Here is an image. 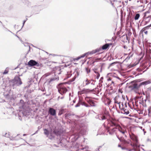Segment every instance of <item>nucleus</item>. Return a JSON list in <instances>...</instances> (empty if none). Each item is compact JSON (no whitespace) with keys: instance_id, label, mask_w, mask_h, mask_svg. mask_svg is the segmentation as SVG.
Segmentation results:
<instances>
[{"instance_id":"f257e3e1","label":"nucleus","mask_w":151,"mask_h":151,"mask_svg":"<svg viewBox=\"0 0 151 151\" xmlns=\"http://www.w3.org/2000/svg\"><path fill=\"white\" fill-rule=\"evenodd\" d=\"M65 83H60L57 86L58 91L61 94L65 93L67 91V89L66 88L63 86V84Z\"/></svg>"},{"instance_id":"f03ea898","label":"nucleus","mask_w":151,"mask_h":151,"mask_svg":"<svg viewBox=\"0 0 151 151\" xmlns=\"http://www.w3.org/2000/svg\"><path fill=\"white\" fill-rule=\"evenodd\" d=\"M55 80L56 79L54 78H52L47 79L44 83V87L45 86V87L48 88L51 87V84H52V82Z\"/></svg>"},{"instance_id":"7ed1b4c3","label":"nucleus","mask_w":151,"mask_h":151,"mask_svg":"<svg viewBox=\"0 0 151 151\" xmlns=\"http://www.w3.org/2000/svg\"><path fill=\"white\" fill-rule=\"evenodd\" d=\"M102 99L105 105L108 106L110 104L111 100L107 95H103Z\"/></svg>"},{"instance_id":"20e7f679","label":"nucleus","mask_w":151,"mask_h":151,"mask_svg":"<svg viewBox=\"0 0 151 151\" xmlns=\"http://www.w3.org/2000/svg\"><path fill=\"white\" fill-rule=\"evenodd\" d=\"M124 96V95H120V96L118 95L116 96L114 99L115 103L117 104L121 103V101L125 99Z\"/></svg>"},{"instance_id":"39448f33","label":"nucleus","mask_w":151,"mask_h":151,"mask_svg":"<svg viewBox=\"0 0 151 151\" xmlns=\"http://www.w3.org/2000/svg\"><path fill=\"white\" fill-rule=\"evenodd\" d=\"M13 86L16 85H20L22 84L20 78L18 76H16L12 81Z\"/></svg>"},{"instance_id":"423d86ee","label":"nucleus","mask_w":151,"mask_h":151,"mask_svg":"<svg viewBox=\"0 0 151 151\" xmlns=\"http://www.w3.org/2000/svg\"><path fill=\"white\" fill-rule=\"evenodd\" d=\"M111 126H115L117 128H118V131L123 134H124L126 132L124 129H122L119 125L115 122H112Z\"/></svg>"},{"instance_id":"0eeeda50","label":"nucleus","mask_w":151,"mask_h":151,"mask_svg":"<svg viewBox=\"0 0 151 151\" xmlns=\"http://www.w3.org/2000/svg\"><path fill=\"white\" fill-rule=\"evenodd\" d=\"M102 52H101V48H97L96 49L93 50L91 51L88 52L87 53L89 55H93L95 53L99 54L101 53Z\"/></svg>"},{"instance_id":"6e6552de","label":"nucleus","mask_w":151,"mask_h":151,"mask_svg":"<svg viewBox=\"0 0 151 151\" xmlns=\"http://www.w3.org/2000/svg\"><path fill=\"white\" fill-rule=\"evenodd\" d=\"M93 89L94 88H92L91 89H84L80 92H79L78 94H79V93L80 94L88 93L92 91Z\"/></svg>"},{"instance_id":"1a4fd4ad","label":"nucleus","mask_w":151,"mask_h":151,"mask_svg":"<svg viewBox=\"0 0 151 151\" xmlns=\"http://www.w3.org/2000/svg\"><path fill=\"white\" fill-rule=\"evenodd\" d=\"M44 134L47 137H49L50 139H52L53 137L52 135L51 132L49 131L47 129H44Z\"/></svg>"},{"instance_id":"9d476101","label":"nucleus","mask_w":151,"mask_h":151,"mask_svg":"<svg viewBox=\"0 0 151 151\" xmlns=\"http://www.w3.org/2000/svg\"><path fill=\"white\" fill-rule=\"evenodd\" d=\"M129 136L131 139L137 144L138 141L137 137L133 134H129Z\"/></svg>"},{"instance_id":"9b49d317","label":"nucleus","mask_w":151,"mask_h":151,"mask_svg":"<svg viewBox=\"0 0 151 151\" xmlns=\"http://www.w3.org/2000/svg\"><path fill=\"white\" fill-rule=\"evenodd\" d=\"M28 64L30 66L36 65L37 66H40L39 64L37 62L33 60H30L28 62Z\"/></svg>"},{"instance_id":"f8f14e48","label":"nucleus","mask_w":151,"mask_h":151,"mask_svg":"<svg viewBox=\"0 0 151 151\" xmlns=\"http://www.w3.org/2000/svg\"><path fill=\"white\" fill-rule=\"evenodd\" d=\"M116 106H119V109L122 110V111L125 108L127 107V104L126 103H124V107L122 106V102L120 103L117 104L116 105Z\"/></svg>"},{"instance_id":"ddd939ff","label":"nucleus","mask_w":151,"mask_h":151,"mask_svg":"<svg viewBox=\"0 0 151 151\" xmlns=\"http://www.w3.org/2000/svg\"><path fill=\"white\" fill-rule=\"evenodd\" d=\"M110 2L112 6L114 5L116 6H117L120 3H121L120 1H117L116 0H111Z\"/></svg>"},{"instance_id":"4468645a","label":"nucleus","mask_w":151,"mask_h":151,"mask_svg":"<svg viewBox=\"0 0 151 151\" xmlns=\"http://www.w3.org/2000/svg\"><path fill=\"white\" fill-rule=\"evenodd\" d=\"M49 113L52 116H55L56 115L55 110L52 108L49 109Z\"/></svg>"},{"instance_id":"2eb2a0df","label":"nucleus","mask_w":151,"mask_h":151,"mask_svg":"<svg viewBox=\"0 0 151 151\" xmlns=\"http://www.w3.org/2000/svg\"><path fill=\"white\" fill-rule=\"evenodd\" d=\"M112 45L111 43H107L102 46L101 49L105 50L109 48V47Z\"/></svg>"},{"instance_id":"dca6fc26","label":"nucleus","mask_w":151,"mask_h":151,"mask_svg":"<svg viewBox=\"0 0 151 151\" xmlns=\"http://www.w3.org/2000/svg\"><path fill=\"white\" fill-rule=\"evenodd\" d=\"M151 83V81L150 80H149L147 81H146L144 82H143L140 84V86H142V85H146L150 84Z\"/></svg>"},{"instance_id":"f3484780","label":"nucleus","mask_w":151,"mask_h":151,"mask_svg":"<svg viewBox=\"0 0 151 151\" xmlns=\"http://www.w3.org/2000/svg\"><path fill=\"white\" fill-rule=\"evenodd\" d=\"M117 130V128L116 127V128H114L112 129L111 130H109V134L111 135H112Z\"/></svg>"},{"instance_id":"a211bd4d","label":"nucleus","mask_w":151,"mask_h":151,"mask_svg":"<svg viewBox=\"0 0 151 151\" xmlns=\"http://www.w3.org/2000/svg\"><path fill=\"white\" fill-rule=\"evenodd\" d=\"M150 26H148L147 27H146L144 28H143L141 30V31L143 33L144 32L145 34L146 35L147 34L148 32L146 30V29H147Z\"/></svg>"},{"instance_id":"6ab92c4d","label":"nucleus","mask_w":151,"mask_h":151,"mask_svg":"<svg viewBox=\"0 0 151 151\" xmlns=\"http://www.w3.org/2000/svg\"><path fill=\"white\" fill-rule=\"evenodd\" d=\"M90 83V81L88 80V79L86 78L83 81V85L84 86H86Z\"/></svg>"},{"instance_id":"aec40b11","label":"nucleus","mask_w":151,"mask_h":151,"mask_svg":"<svg viewBox=\"0 0 151 151\" xmlns=\"http://www.w3.org/2000/svg\"><path fill=\"white\" fill-rule=\"evenodd\" d=\"M122 113L124 114H129V111L125 108L122 111Z\"/></svg>"},{"instance_id":"412c9836","label":"nucleus","mask_w":151,"mask_h":151,"mask_svg":"<svg viewBox=\"0 0 151 151\" xmlns=\"http://www.w3.org/2000/svg\"><path fill=\"white\" fill-rule=\"evenodd\" d=\"M130 145L133 147V149L134 150V151H136L135 150L136 148H137V144H134V143L132 144V143H131L130 144Z\"/></svg>"},{"instance_id":"4be33fe9","label":"nucleus","mask_w":151,"mask_h":151,"mask_svg":"<svg viewBox=\"0 0 151 151\" xmlns=\"http://www.w3.org/2000/svg\"><path fill=\"white\" fill-rule=\"evenodd\" d=\"M140 86H140V85L139 86H138L137 84H134L133 85L132 88L134 89H138Z\"/></svg>"},{"instance_id":"5701e85b","label":"nucleus","mask_w":151,"mask_h":151,"mask_svg":"<svg viewBox=\"0 0 151 151\" xmlns=\"http://www.w3.org/2000/svg\"><path fill=\"white\" fill-rule=\"evenodd\" d=\"M85 100L88 102H92L90 98L88 97H86L85 98Z\"/></svg>"},{"instance_id":"b1692460","label":"nucleus","mask_w":151,"mask_h":151,"mask_svg":"<svg viewBox=\"0 0 151 151\" xmlns=\"http://www.w3.org/2000/svg\"><path fill=\"white\" fill-rule=\"evenodd\" d=\"M85 54L83 55H82L81 56L78 57L76 58L73 59L74 60H78L79 59H80L81 58L84 57L85 56Z\"/></svg>"},{"instance_id":"393cba45","label":"nucleus","mask_w":151,"mask_h":151,"mask_svg":"<svg viewBox=\"0 0 151 151\" xmlns=\"http://www.w3.org/2000/svg\"><path fill=\"white\" fill-rule=\"evenodd\" d=\"M140 17V14H137L134 17L135 20H137Z\"/></svg>"},{"instance_id":"a878e982","label":"nucleus","mask_w":151,"mask_h":151,"mask_svg":"<svg viewBox=\"0 0 151 151\" xmlns=\"http://www.w3.org/2000/svg\"><path fill=\"white\" fill-rule=\"evenodd\" d=\"M100 117H101V118H100V119H101L102 120L106 119V117L105 116L101 115Z\"/></svg>"},{"instance_id":"bb28decb","label":"nucleus","mask_w":151,"mask_h":151,"mask_svg":"<svg viewBox=\"0 0 151 151\" xmlns=\"http://www.w3.org/2000/svg\"><path fill=\"white\" fill-rule=\"evenodd\" d=\"M123 90L122 88H119L118 90V92L119 93H122L123 92Z\"/></svg>"},{"instance_id":"cd10ccee","label":"nucleus","mask_w":151,"mask_h":151,"mask_svg":"<svg viewBox=\"0 0 151 151\" xmlns=\"http://www.w3.org/2000/svg\"><path fill=\"white\" fill-rule=\"evenodd\" d=\"M85 70L87 73H89L90 72V70L88 68H86Z\"/></svg>"},{"instance_id":"c85d7f7f","label":"nucleus","mask_w":151,"mask_h":151,"mask_svg":"<svg viewBox=\"0 0 151 151\" xmlns=\"http://www.w3.org/2000/svg\"><path fill=\"white\" fill-rule=\"evenodd\" d=\"M8 72V70H5L3 73V74H7Z\"/></svg>"},{"instance_id":"c756f323","label":"nucleus","mask_w":151,"mask_h":151,"mask_svg":"<svg viewBox=\"0 0 151 151\" xmlns=\"http://www.w3.org/2000/svg\"><path fill=\"white\" fill-rule=\"evenodd\" d=\"M23 104H24V101H23L22 100H21L20 101V104H22V105L23 106Z\"/></svg>"},{"instance_id":"7c9ffc66","label":"nucleus","mask_w":151,"mask_h":151,"mask_svg":"<svg viewBox=\"0 0 151 151\" xmlns=\"http://www.w3.org/2000/svg\"><path fill=\"white\" fill-rule=\"evenodd\" d=\"M76 76H75L74 77H73V78L71 80V82H73V81H74L75 80V79L76 78Z\"/></svg>"},{"instance_id":"2f4dec72","label":"nucleus","mask_w":151,"mask_h":151,"mask_svg":"<svg viewBox=\"0 0 151 151\" xmlns=\"http://www.w3.org/2000/svg\"><path fill=\"white\" fill-rule=\"evenodd\" d=\"M96 75L97 76V78H98L100 76L99 73L98 72H96Z\"/></svg>"},{"instance_id":"473e14b6","label":"nucleus","mask_w":151,"mask_h":151,"mask_svg":"<svg viewBox=\"0 0 151 151\" xmlns=\"http://www.w3.org/2000/svg\"><path fill=\"white\" fill-rule=\"evenodd\" d=\"M71 74L70 73H68L67 74V78L70 77L71 76Z\"/></svg>"},{"instance_id":"72a5a7b5","label":"nucleus","mask_w":151,"mask_h":151,"mask_svg":"<svg viewBox=\"0 0 151 151\" xmlns=\"http://www.w3.org/2000/svg\"><path fill=\"white\" fill-rule=\"evenodd\" d=\"M146 97L147 96H145L146 98L145 99H144L143 98H142V101H146L147 99V98H146Z\"/></svg>"},{"instance_id":"f704fd0d","label":"nucleus","mask_w":151,"mask_h":151,"mask_svg":"<svg viewBox=\"0 0 151 151\" xmlns=\"http://www.w3.org/2000/svg\"><path fill=\"white\" fill-rule=\"evenodd\" d=\"M147 91H149V92L151 91V88H147Z\"/></svg>"},{"instance_id":"c9c22d12","label":"nucleus","mask_w":151,"mask_h":151,"mask_svg":"<svg viewBox=\"0 0 151 151\" xmlns=\"http://www.w3.org/2000/svg\"><path fill=\"white\" fill-rule=\"evenodd\" d=\"M124 142L125 143H129V142H127V141H126V140H124Z\"/></svg>"},{"instance_id":"e433bc0d","label":"nucleus","mask_w":151,"mask_h":151,"mask_svg":"<svg viewBox=\"0 0 151 151\" xmlns=\"http://www.w3.org/2000/svg\"><path fill=\"white\" fill-rule=\"evenodd\" d=\"M111 78H109L107 79L108 81H111Z\"/></svg>"},{"instance_id":"4c0bfd02","label":"nucleus","mask_w":151,"mask_h":151,"mask_svg":"<svg viewBox=\"0 0 151 151\" xmlns=\"http://www.w3.org/2000/svg\"><path fill=\"white\" fill-rule=\"evenodd\" d=\"M131 53V51H130V52H129V53H127L126 54V55H129L130 53Z\"/></svg>"},{"instance_id":"58836bf2","label":"nucleus","mask_w":151,"mask_h":151,"mask_svg":"<svg viewBox=\"0 0 151 151\" xmlns=\"http://www.w3.org/2000/svg\"><path fill=\"white\" fill-rule=\"evenodd\" d=\"M126 150L128 151H131L133 150L132 149H130V150H128V149H127Z\"/></svg>"},{"instance_id":"ea45409f","label":"nucleus","mask_w":151,"mask_h":151,"mask_svg":"<svg viewBox=\"0 0 151 151\" xmlns=\"http://www.w3.org/2000/svg\"><path fill=\"white\" fill-rule=\"evenodd\" d=\"M115 63H116V62H114V63H112L111 64V65H113V64H115Z\"/></svg>"},{"instance_id":"a19ab883","label":"nucleus","mask_w":151,"mask_h":151,"mask_svg":"<svg viewBox=\"0 0 151 151\" xmlns=\"http://www.w3.org/2000/svg\"><path fill=\"white\" fill-rule=\"evenodd\" d=\"M144 53H143V55L142 56V57L140 58V59H141L144 56Z\"/></svg>"},{"instance_id":"79ce46f5","label":"nucleus","mask_w":151,"mask_h":151,"mask_svg":"<svg viewBox=\"0 0 151 151\" xmlns=\"http://www.w3.org/2000/svg\"><path fill=\"white\" fill-rule=\"evenodd\" d=\"M79 106V105H78V104H77L76 105V107H77Z\"/></svg>"},{"instance_id":"37998d69","label":"nucleus","mask_w":151,"mask_h":151,"mask_svg":"<svg viewBox=\"0 0 151 151\" xmlns=\"http://www.w3.org/2000/svg\"><path fill=\"white\" fill-rule=\"evenodd\" d=\"M127 49L126 50H125V51H127Z\"/></svg>"},{"instance_id":"c03bdc74","label":"nucleus","mask_w":151,"mask_h":151,"mask_svg":"<svg viewBox=\"0 0 151 151\" xmlns=\"http://www.w3.org/2000/svg\"><path fill=\"white\" fill-rule=\"evenodd\" d=\"M94 72L96 73V70H93Z\"/></svg>"},{"instance_id":"a18cd8bd","label":"nucleus","mask_w":151,"mask_h":151,"mask_svg":"<svg viewBox=\"0 0 151 151\" xmlns=\"http://www.w3.org/2000/svg\"><path fill=\"white\" fill-rule=\"evenodd\" d=\"M122 106L124 107V104L123 103H122Z\"/></svg>"},{"instance_id":"49530a36","label":"nucleus","mask_w":151,"mask_h":151,"mask_svg":"<svg viewBox=\"0 0 151 151\" xmlns=\"http://www.w3.org/2000/svg\"><path fill=\"white\" fill-rule=\"evenodd\" d=\"M144 132V134H145L146 133V132H145V131Z\"/></svg>"},{"instance_id":"de8ad7c7","label":"nucleus","mask_w":151,"mask_h":151,"mask_svg":"<svg viewBox=\"0 0 151 151\" xmlns=\"http://www.w3.org/2000/svg\"><path fill=\"white\" fill-rule=\"evenodd\" d=\"M122 149L123 150V149H125V148H124V147H122Z\"/></svg>"},{"instance_id":"09e8293b","label":"nucleus","mask_w":151,"mask_h":151,"mask_svg":"<svg viewBox=\"0 0 151 151\" xmlns=\"http://www.w3.org/2000/svg\"><path fill=\"white\" fill-rule=\"evenodd\" d=\"M130 57H128L127 58H128V59H129V58H130Z\"/></svg>"},{"instance_id":"8fccbe9b","label":"nucleus","mask_w":151,"mask_h":151,"mask_svg":"<svg viewBox=\"0 0 151 151\" xmlns=\"http://www.w3.org/2000/svg\"><path fill=\"white\" fill-rule=\"evenodd\" d=\"M143 132L145 131V129H143Z\"/></svg>"},{"instance_id":"3c124183","label":"nucleus","mask_w":151,"mask_h":151,"mask_svg":"<svg viewBox=\"0 0 151 151\" xmlns=\"http://www.w3.org/2000/svg\"><path fill=\"white\" fill-rule=\"evenodd\" d=\"M26 135V134H23V136H25Z\"/></svg>"},{"instance_id":"603ef678","label":"nucleus","mask_w":151,"mask_h":151,"mask_svg":"<svg viewBox=\"0 0 151 151\" xmlns=\"http://www.w3.org/2000/svg\"><path fill=\"white\" fill-rule=\"evenodd\" d=\"M118 146H119V147H121V146H120V145H119Z\"/></svg>"},{"instance_id":"864d4df0","label":"nucleus","mask_w":151,"mask_h":151,"mask_svg":"<svg viewBox=\"0 0 151 151\" xmlns=\"http://www.w3.org/2000/svg\"><path fill=\"white\" fill-rule=\"evenodd\" d=\"M126 97H127V99L128 100V99L127 96H126Z\"/></svg>"},{"instance_id":"5fc2aeb1","label":"nucleus","mask_w":151,"mask_h":151,"mask_svg":"<svg viewBox=\"0 0 151 151\" xmlns=\"http://www.w3.org/2000/svg\"><path fill=\"white\" fill-rule=\"evenodd\" d=\"M140 128H141V129H142V127H140Z\"/></svg>"},{"instance_id":"6e6d98bb","label":"nucleus","mask_w":151,"mask_h":151,"mask_svg":"<svg viewBox=\"0 0 151 151\" xmlns=\"http://www.w3.org/2000/svg\"><path fill=\"white\" fill-rule=\"evenodd\" d=\"M124 47L125 48H126V47H125V46H124Z\"/></svg>"},{"instance_id":"4d7b16f0","label":"nucleus","mask_w":151,"mask_h":151,"mask_svg":"<svg viewBox=\"0 0 151 151\" xmlns=\"http://www.w3.org/2000/svg\"><path fill=\"white\" fill-rule=\"evenodd\" d=\"M112 83H114V82H113V81H112Z\"/></svg>"},{"instance_id":"13d9d810","label":"nucleus","mask_w":151,"mask_h":151,"mask_svg":"<svg viewBox=\"0 0 151 151\" xmlns=\"http://www.w3.org/2000/svg\"><path fill=\"white\" fill-rule=\"evenodd\" d=\"M132 55H131L130 56V57H132Z\"/></svg>"},{"instance_id":"bf43d9fd","label":"nucleus","mask_w":151,"mask_h":151,"mask_svg":"<svg viewBox=\"0 0 151 151\" xmlns=\"http://www.w3.org/2000/svg\"><path fill=\"white\" fill-rule=\"evenodd\" d=\"M62 98H62V97H61V99H62Z\"/></svg>"},{"instance_id":"052dcab7","label":"nucleus","mask_w":151,"mask_h":151,"mask_svg":"<svg viewBox=\"0 0 151 151\" xmlns=\"http://www.w3.org/2000/svg\"><path fill=\"white\" fill-rule=\"evenodd\" d=\"M53 132H54V133H55V131H53Z\"/></svg>"},{"instance_id":"680f3d73","label":"nucleus","mask_w":151,"mask_h":151,"mask_svg":"<svg viewBox=\"0 0 151 151\" xmlns=\"http://www.w3.org/2000/svg\"><path fill=\"white\" fill-rule=\"evenodd\" d=\"M76 151H77V150H76Z\"/></svg>"}]
</instances>
